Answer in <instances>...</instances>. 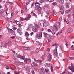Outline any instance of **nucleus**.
<instances>
[{"instance_id": "1", "label": "nucleus", "mask_w": 74, "mask_h": 74, "mask_svg": "<svg viewBox=\"0 0 74 74\" xmlns=\"http://www.w3.org/2000/svg\"><path fill=\"white\" fill-rule=\"evenodd\" d=\"M43 9L46 14H47V15H49V10H50V9L49 7H46L45 6L43 8Z\"/></svg>"}, {"instance_id": "2", "label": "nucleus", "mask_w": 74, "mask_h": 74, "mask_svg": "<svg viewBox=\"0 0 74 74\" xmlns=\"http://www.w3.org/2000/svg\"><path fill=\"white\" fill-rule=\"evenodd\" d=\"M54 58H56V57H57L58 56V51H57V49L56 48H55L54 51Z\"/></svg>"}, {"instance_id": "3", "label": "nucleus", "mask_w": 74, "mask_h": 74, "mask_svg": "<svg viewBox=\"0 0 74 74\" xmlns=\"http://www.w3.org/2000/svg\"><path fill=\"white\" fill-rule=\"evenodd\" d=\"M68 67L69 70H71L72 72H74V66H73V64L71 63V66H69Z\"/></svg>"}, {"instance_id": "4", "label": "nucleus", "mask_w": 74, "mask_h": 74, "mask_svg": "<svg viewBox=\"0 0 74 74\" xmlns=\"http://www.w3.org/2000/svg\"><path fill=\"white\" fill-rule=\"evenodd\" d=\"M42 37V33H39L37 34L36 35V37L37 38H38V39H40V38H41Z\"/></svg>"}, {"instance_id": "5", "label": "nucleus", "mask_w": 74, "mask_h": 74, "mask_svg": "<svg viewBox=\"0 0 74 74\" xmlns=\"http://www.w3.org/2000/svg\"><path fill=\"white\" fill-rule=\"evenodd\" d=\"M73 31V29L71 28H70L68 29L67 30V32L69 33H72Z\"/></svg>"}, {"instance_id": "6", "label": "nucleus", "mask_w": 74, "mask_h": 74, "mask_svg": "<svg viewBox=\"0 0 74 74\" xmlns=\"http://www.w3.org/2000/svg\"><path fill=\"white\" fill-rule=\"evenodd\" d=\"M48 23L46 22H45L43 25V26L44 27H47L48 26Z\"/></svg>"}, {"instance_id": "7", "label": "nucleus", "mask_w": 74, "mask_h": 74, "mask_svg": "<svg viewBox=\"0 0 74 74\" xmlns=\"http://www.w3.org/2000/svg\"><path fill=\"white\" fill-rule=\"evenodd\" d=\"M44 69H43V68H41L40 71V74H44Z\"/></svg>"}, {"instance_id": "8", "label": "nucleus", "mask_w": 74, "mask_h": 74, "mask_svg": "<svg viewBox=\"0 0 74 74\" xmlns=\"http://www.w3.org/2000/svg\"><path fill=\"white\" fill-rule=\"evenodd\" d=\"M45 67H51L52 66V64H51L47 63V64H45Z\"/></svg>"}, {"instance_id": "9", "label": "nucleus", "mask_w": 74, "mask_h": 74, "mask_svg": "<svg viewBox=\"0 0 74 74\" xmlns=\"http://www.w3.org/2000/svg\"><path fill=\"white\" fill-rule=\"evenodd\" d=\"M48 60H52V56L50 54H49L48 56Z\"/></svg>"}, {"instance_id": "10", "label": "nucleus", "mask_w": 74, "mask_h": 74, "mask_svg": "<svg viewBox=\"0 0 74 74\" xmlns=\"http://www.w3.org/2000/svg\"><path fill=\"white\" fill-rule=\"evenodd\" d=\"M35 5L36 6L35 7V8H36L39 7V6H40V3L38 2H36L35 3Z\"/></svg>"}, {"instance_id": "11", "label": "nucleus", "mask_w": 74, "mask_h": 74, "mask_svg": "<svg viewBox=\"0 0 74 74\" xmlns=\"http://www.w3.org/2000/svg\"><path fill=\"white\" fill-rule=\"evenodd\" d=\"M35 9L36 10L40 11L41 10H42V8L40 7H38L37 8H35Z\"/></svg>"}, {"instance_id": "12", "label": "nucleus", "mask_w": 74, "mask_h": 74, "mask_svg": "<svg viewBox=\"0 0 74 74\" xmlns=\"http://www.w3.org/2000/svg\"><path fill=\"white\" fill-rule=\"evenodd\" d=\"M55 31L58 30V27L56 26H54L53 28L52 29V32H53V31H55Z\"/></svg>"}, {"instance_id": "13", "label": "nucleus", "mask_w": 74, "mask_h": 74, "mask_svg": "<svg viewBox=\"0 0 74 74\" xmlns=\"http://www.w3.org/2000/svg\"><path fill=\"white\" fill-rule=\"evenodd\" d=\"M6 45H7V44H6V43H5V42H3L1 44V46H2V47H5Z\"/></svg>"}, {"instance_id": "14", "label": "nucleus", "mask_w": 74, "mask_h": 74, "mask_svg": "<svg viewBox=\"0 0 74 74\" xmlns=\"http://www.w3.org/2000/svg\"><path fill=\"white\" fill-rule=\"evenodd\" d=\"M10 33L12 35H15V32L12 30V29H10Z\"/></svg>"}, {"instance_id": "15", "label": "nucleus", "mask_w": 74, "mask_h": 74, "mask_svg": "<svg viewBox=\"0 0 74 74\" xmlns=\"http://www.w3.org/2000/svg\"><path fill=\"white\" fill-rule=\"evenodd\" d=\"M31 66L32 67H34V66H37V64L34 62H33L32 63Z\"/></svg>"}, {"instance_id": "16", "label": "nucleus", "mask_w": 74, "mask_h": 74, "mask_svg": "<svg viewBox=\"0 0 74 74\" xmlns=\"http://www.w3.org/2000/svg\"><path fill=\"white\" fill-rule=\"evenodd\" d=\"M25 49L26 50H30V49H32V47H25Z\"/></svg>"}, {"instance_id": "17", "label": "nucleus", "mask_w": 74, "mask_h": 74, "mask_svg": "<svg viewBox=\"0 0 74 74\" xmlns=\"http://www.w3.org/2000/svg\"><path fill=\"white\" fill-rule=\"evenodd\" d=\"M36 44L37 45H42V43H40V42L37 41L36 42Z\"/></svg>"}, {"instance_id": "18", "label": "nucleus", "mask_w": 74, "mask_h": 74, "mask_svg": "<svg viewBox=\"0 0 74 74\" xmlns=\"http://www.w3.org/2000/svg\"><path fill=\"white\" fill-rule=\"evenodd\" d=\"M4 13V11L3 10H0V17H1L2 16V14H3Z\"/></svg>"}, {"instance_id": "19", "label": "nucleus", "mask_w": 74, "mask_h": 74, "mask_svg": "<svg viewBox=\"0 0 74 74\" xmlns=\"http://www.w3.org/2000/svg\"><path fill=\"white\" fill-rule=\"evenodd\" d=\"M70 25L71 26H73L74 25V21H71L69 23Z\"/></svg>"}, {"instance_id": "20", "label": "nucleus", "mask_w": 74, "mask_h": 74, "mask_svg": "<svg viewBox=\"0 0 74 74\" xmlns=\"http://www.w3.org/2000/svg\"><path fill=\"white\" fill-rule=\"evenodd\" d=\"M29 60H30L29 58H25L24 60V62L25 63H27V62L29 61Z\"/></svg>"}, {"instance_id": "21", "label": "nucleus", "mask_w": 74, "mask_h": 74, "mask_svg": "<svg viewBox=\"0 0 74 74\" xmlns=\"http://www.w3.org/2000/svg\"><path fill=\"white\" fill-rule=\"evenodd\" d=\"M60 11L61 12L62 14H64V10L62 9V8H60Z\"/></svg>"}, {"instance_id": "22", "label": "nucleus", "mask_w": 74, "mask_h": 74, "mask_svg": "<svg viewBox=\"0 0 74 74\" xmlns=\"http://www.w3.org/2000/svg\"><path fill=\"white\" fill-rule=\"evenodd\" d=\"M16 58H17V56L16 55H14L13 57V59H16Z\"/></svg>"}, {"instance_id": "23", "label": "nucleus", "mask_w": 74, "mask_h": 74, "mask_svg": "<svg viewBox=\"0 0 74 74\" xmlns=\"http://www.w3.org/2000/svg\"><path fill=\"white\" fill-rule=\"evenodd\" d=\"M49 39H50V40H53L54 39V36H50Z\"/></svg>"}, {"instance_id": "24", "label": "nucleus", "mask_w": 74, "mask_h": 74, "mask_svg": "<svg viewBox=\"0 0 74 74\" xmlns=\"http://www.w3.org/2000/svg\"><path fill=\"white\" fill-rule=\"evenodd\" d=\"M21 29H22L21 28H19L18 29H17V33H19L21 31Z\"/></svg>"}, {"instance_id": "25", "label": "nucleus", "mask_w": 74, "mask_h": 74, "mask_svg": "<svg viewBox=\"0 0 74 74\" xmlns=\"http://www.w3.org/2000/svg\"><path fill=\"white\" fill-rule=\"evenodd\" d=\"M57 44L56 43H54L52 45V46H55L56 48H57V47H58V46L57 45Z\"/></svg>"}, {"instance_id": "26", "label": "nucleus", "mask_w": 74, "mask_h": 74, "mask_svg": "<svg viewBox=\"0 0 74 74\" xmlns=\"http://www.w3.org/2000/svg\"><path fill=\"white\" fill-rule=\"evenodd\" d=\"M40 51V48H38L36 50V52H38Z\"/></svg>"}, {"instance_id": "27", "label": "nucleus", "mask_w": 74, "mask_h": 74, "mask_svg": "<svg viewBox=\"0 0 74 74\" xmlns=\"http://www.w3.org/2000/svg\"><path fill=\"white\" fill-rule=\"evenodd\" d=\"M43 34H44V36L45 37H47V36L48 34H47V33H46L44 32L43 33Z\"/></svg>"}, {"instance_id": "28", "label": "nucleus", "mask_w": 74, "mask_h": 74, "mask_svg": "<svg viewBox=\"0 0 74 74\" xmlns=\"http://www.w3.org/2000/svg\"><path fill=\"white\" fill-rule=\"evenodd\" d=\"M33 26V25L32 24H29L28 25V28H31Z\"/></svg>"}, {"instance_id": "29", "label": "nucleus", "mask_w": 74, "mask_h": 74, "mask_svg": "<svg viewBox=\"0 0 74 74\" xmlns=\"http://www.w3.org/2000/svg\"><path fill=\"white\" fill-rule=\"evenodd\" d=\"M17 70H18V71H16L15 72H14V73L16 74H19V73L18 72L19 71V70L18 69H17Z\"/></svg>"}, {"instance_id": "30", "label": "nucleus", "mask_w": 74, "mask_h": 74, "mask_svg": "<svg viewBox=\"0 0 74 74\" xmlns=\"http://www.w3.org/2000/svg\"><path fill=\"white\" fill-rule=\"evenodd\" d=\"M60 3L61 4H63L64 3V0H61L60 1Z\"/></svg>"}, {"instance_id": "31", "label": "nucleus", "mask_w": 74, "mask_h": 74, "mask_svg": "<svg viewBox=\"0 0 74 74\" xmlns=\"http://www.w3.org/2000/svg\"><path fill=\"white\" fill-rule=\"evenodd\" d=\"M32 29L33 32H34L35 29H36V27H34V26H33L32 27Z\"/></svg>"}, {"instance_id": "32", "label": "nucleus", "mask_w": 74, "mask_h": 74, "mask_svg": "<svg viewBox=\"0 0 74 74\" xmlns=\"http://www.w3.org/2000/svg\"><path fill=\"white\" fill-rule=\"evenodd\" d=\"M25 69L26 70H29V68L27 66L25 67Z\"/></svg>"}, {"instance_id": "33", "label": "nucleus", "mask_w": 74, "mask_h": 74, "mask_svg": "<svg viewBox=\"0 0 74 74\" xmlns=\"http://www.w3.org/2000/svg\"><path fill=\"white\" fill-rule=\"evenodd\" d=\"M50 36H51V35H49L48 34V35H47L46 36V38H47L49 39V38H50Z\"/></svg>"}, {"instance_id": "34", "label": "nucleus", "mask_w": 74, "mask_h": 74, "mask_svg": "<svg viewBox=\"0 0 74 74\" xmlns=\"http://www.w3.org/2000/svg\"><path fill=\"white\" fill-rule=\"evenodd\" d=\"M60 48L62 49V50L63 51V49H64V47H63V46L62 45H61Z\"/></svg>"}, {"instance_id": "35", "label": "nucleus", "mask_w": 74, "mask_h": 74, "mask_svg": "<svg viewBox=\"0 0 74 74\" xmlns=\"http://www.w3.org/2000/svg\"><path fill=\"white\" fill-rule=\"evenodd\" d=\"M6 69L7 70H9V69H10V67H9V66H8V65L6 66Z\"/></svg>"}, {"instance_id": "36", "label": "nucleus", "mask_w": 74, "mask_h": 74, "mask_svg": "<svg viewBox=\"0 0 74 74\" xmlns=\"http://www.w3.org/2000/svg\"><path fill=\"white\" fill-rule=\"evenodd\" d=\"M11 41L9 40L6 44V45H9V44H10V43H11Z\"/></svg>"}, {"instance_id": "37", "label": "nucleus", "mask_w": 74, "mask_h": 74, "mask_svg": "<svg viewBox=\"0 0 74 74\" xmlns=\"http://www.w3.org/2000/svg\"><path fill=\"white\" fill-rule=\"evenodd\" d=\"M51 71L52 72H53V67L52 66H51Z\"/></svg>"}, {"instance_id": "38", "label": "nucleus", "mask_w": 74, "mask_h": 74, "mask_svg": "<svg viewBox=\"0 0 74 74\" xmlns=\"http://www.w3.org/2000/svg\"><path fill=\"white\" fill-rule=\"evenodd\" d=\"M67 16L68 17V18H71V15L70 14H69Z\"/></svg>"}, {"instance_id": "39", "label": "nucleus", "mask_w": 74, "mask_h": 74, "mask_svg": "<svg viewBox=\"0 0 74 74\" xmlns=\"http://www.w3.org/2000/svg\"><path fill=\"white\" fill-rule=\"evenodd\" d=\"M21 56L20 55H18V56H17V57L18 58H21Z\"/></svg>"}, {"instance_id": "40", "label": "nucleus", "mask_w": 74, "mask_h": 74, "mask_svg": "<svg viewBox=\"0 0 74 74\" xmlns=\"http://www.w3.org/2000/svg\"><path fill=\"white\" fill-rule=\"evenodd\" d=\"M44 0H40V3H44Z\"/></svg>"}, {"instance_id": "41", "label": "nucleus", "mask_w": 74, "mask_h": 74, "mask_svg": "<svg viewBox=\"0 0 74 74\" xmlns=\"http://www.w3.org/2000/svg\"><path fill=\"white\" fill-rule=\"evenodd\" d=\"M20 58L21 59H23V60H24V59H25V56H21Z\"/></svg>"}, {"instance_id": "42", "label": "nucleus", "mask_w": 74, "mask_h": 74, "mask_svg": "<svg viewBox=\"0 0 74 74\" xmlns=\"http://www.w3.org/2000/svg\"><path fill=\"white\" fill-rule=\"evenodd\" d=\"M29 19L30 18L27 17V18L25 19V21H28V20H29Z\"/></svg>"}, {"instance_id": "43", "label": "nucleus", "mask_w": 74, "mask_h": 74, "mask_svg": "<svg viewBox=\"0 0 74 74\" xmlns=\"http://www.w3.org/2000/svg\"><path fill=\"white\" fill-rule=\"evenodd\" d=\"M47 51L48 52H49V51H50V49L49 48H47Z\"/></svg>"}, {"instance_id": "44", "label": "nucleus", "mask_w": 74, "mask_h": 74, "mask_svg": "<svg viewBox=\"0 0 74 74\" xmlns=\"http://www.w3.org/2000/svg\"><path fill=\"white\" fill-rule=\"evenodd\" d=\"M25 34V36H27V37H29V34H28L27 33H26Z\"/></svg>"}, {"instance_id": "45", "label": "nucleus", "mask_w": 74, "mask_h": 74, "mask_svg": "<svg viewBox=\"0 0 74 74\" xmlns=\"http://www.w3.org/2000/svg\"><path fill=\"white\" fill-rule=\"evenodd\" d=\"M57 4V3L55 2H53V5H56Z\"/></svg>"}, {"instance_id": "46", "label": "nucleus", "mask_w": 74, "mask_h": 74, "mask_svg": "<svg viewBox=\"0 0 74 74\" xmlns=\"http://www.w3.org/2000/svg\"><path fill=\"white\" fill-rule=\"evenodd\" d=\"M71 49H72V50H74V48L73 47V45H72V46L71 47Z\"/></svg>"}, {"instance_id": "47", "label": "nucleus", "mask_w": 74, "mask_h": 74, "mask_svg": "<svg viewBox=\"0 0 74 74\" xmlns=\"http://www.w3.org/2000/svg\"><path fill=\"white\" fill-rule=\"evenodd\" d=\"M32 74H35V73L34 71L33 70L32 71Z\"/></svg>"}, {"instance_id": "48", "label": "nucleus", "mask_w": 74, "mask_h": 74, "mask_svg": "<svg viewBox=\"0 0 74 74\" xmlns=\"http://www.w3.org/2000/svg\"><path fill=\"white\" fill-rule=\"evenodd\" d=\"M59 20L60 21H62V17H60L59 19Z\"/></svg>"}, {"instance_id": "49", "label": "nucleus", "mask_w": 74, "mask_h": 74, "mask_svg": "<svg viewBox=\"0 0 74 74\" xmlns=\"http://www.w3.org/2000/svg\"><path fill=\"white\" fill-rule=\"evenodd\" d=\"M59 34H60V33H59V32H58L57 34L56 35V36H57V37H58V35H59Z\"/></svg>"}, {"instance_id": "50", "label": "nucleus", "mask_w": 74, "mask_h": 74, "mask_svg": "<svg viewBox=\"0 0 74 74\" xmlns=\"http://www.w3.org/2000/svg\"><path fill=\"white\" fill-rule=\"evenodd\" d=\"M38 25L40 26H41V24L40 23H38Z\"/></svg>"}, {"instance_id": "51", "label": "nucleus", "mask_w": 74, "mask_h": 74, "mask_svg": "<svg viewBox=\"0 0 74 74\" xmlns=\"http://www.w3.org/2000/svg\"><path fill=\"white\" fill-rule=\"evenodd\" d=\"M66 8H69V5H66Z\"/></svg>"}, {"instance_id": "52", "label": "nucleus", "mask_w": 74, "mask_h": 74, "mask_svg": "<svg viewBox=\"0 0 74 74\" xmlns=\"http://www.w3.org/2000/svg\"><path fill=\"white\" fill-rule=\"evenodd\" d=\"M49 1V2H52L53 1H54L55 0H48Z\"/></svg>"}, {"instance_id": "53", "label": "nucleus", "mask_w": 74, "mask_h": 74, "mask_svg": "<svg viewBox=\"0 0 74 74\" xmlns=\"http://www.w3.org/2000/svg\"><path fill=\"white\" fill-rule=\"evenodd\" d=\"M69 59H71V60H72V59H74V57H69Z\"/></svg>"}, {"instance_id": "54", "label": "nucleus", "mask_w": 74, "mask_h": 74, "mask_svg": "<svg viewBox=\"0 0 74 74\" xmlns=\"http://www.w3.org/2000/svg\"><path fill=\"white\" fill-rule=\"evenodd\" d=\"M22 34H23V33L21 32H19V34H20V35H22Z\"/></svg>"}, {"instance_id": "55", "label": "nucleus", "mask_w": 74, "mask_h": 74, "mask_svg": "<svg viewBox=\"0 0 74 74\" xmlns=\"http://www.w3.org/2000/svg\"><path fill=\"white\" fill-rule=\"evenodd\" d=\"M48 32H52V31H51V30L50 29H48Z\"/></svg>"}, {"instance_id": "56", "label": "nucleus", "mask_w": 74, "mask_h": 74, "mask_svg": "<svg viewBox=\"0 0 74 74\" xmlns=\"http://www.w3.org/2000/svg\"><path fill=\"white\" fill-rule=\"evenodd\" d=\"M27 17H28L30 19V18H31V15L29 14Z\"/></svg>"}, {"instance_id": "57", "label": "nucleus", "mask_w": 74, "mask_h": 74, "mask_svg": "<svg viewBox=\"0 0 74 74\" xmlns=\"http://www.w3.org/2000/svg\"><path fill=\"white\" fill-rule=\"evenodd\" d=\"M57 14V13H55L53 14V15L54 16H56Z\"/></svg>"}, {"instance_id": "58", "label": "nucleus", "mask_w": 74, "mask_h": 74, "mask_svg": "<svg viewBox=\"0 0 74 74\" xmlns=\"http://www.w3.org/2000/svg\"><path fill=\"white\" fill-rule=\"evenodd\" d=\"M59 55L60 57H62V53H60Z\"/></svg>"}, {"instance_id": "59", "label": "nucleus", "mask_w": 74, "mask_h": 74, "mask_svg": "<svg viewBox=\"0 0 74 74\" xmlns=\"http://www.w3.org/2000/svg\"><path fill=\"white\" fill-rule=\"evenodd\" d=\"M20 20L21 21H23V20H24V19L22 18H21Z\"/></svg>"}, {"instance_id": "60", "label": "nucleus", "mask_w": 74, "mask_h": 74, "mask_svg": "<svg viewBox=\"0 0 74 74\" xmlns=\"http://www.w3.org/2000/svg\"><path fill=\"white\" fill-rule=\"evenodd\" d=\"M10 22H12L13 21V19H11L10 20Z\"/></svg>"}, {"instance_id": "61", "label": "nucleus", "mask_w": 74, "mask_h": 74, "mask_svg": "<svg viewBox=\"0 0 74 74\" xmlns=\"http://www.w3.org/2000/svg\"><path fill=\"white\" fill-rule=\"evenodd\" d=\"M33 34H34V33L33 32H32L29 35H30V36H32V35Z\"/></svg>"}, {"instance_id": "62", "label": "nucleus", "mask_w": 74, "mask_h": 74, "mask_svg": "<svg viewBox=\"0 0 74 74\" xmlns=\"http://www.w3.org/2000/svg\"><path fill=\"white\" fill-rule=\"evenodd\" d=\"M16 64L17 65H19V64H20V63L18 62H16Z\"/></svg>"}, {"instance_id": "63", "label": "nucleus", "mask_w": 74, "mask_h": 74, "mask_svg": "<svg viewBox=\"0 0 74 74\" xmlns=\"http://www.w3.org/2000/svg\"><path fill=\"white\" fill-rule=\"evenodd\" d=\"M44 2H48V0H43Z\"/></svg>"}, {"instance_id": "64", "label": "nucleus", "mask_w": 74, "mask_h": 74, "mask_svg": "<svg viewBox=\"0 0 74 74\" xmlns=\"http://www.w3.org/2000/svg\"><path fill=\"white\" fill-rule=\"evenodd\" d=\"M69 22H70V21H66V23H67V24H68V23H69Z\"/></svg>"}]
</instances>
